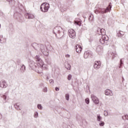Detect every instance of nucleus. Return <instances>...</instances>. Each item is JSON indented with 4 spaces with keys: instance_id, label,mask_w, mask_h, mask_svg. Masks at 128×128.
<instances>
[{
    "instance_id": "obj_2",
    "label": "nucleus",
    "mask_w": 128,
    "mask_h": 128,
    "mask_svg": "<svg viewBox=\"0 0 128 128\" xmlns=\"http://www.w3.org/2000/svg\"><path fill=\"white\" fill-rule=\"evenodd\" d=\"M111 4H112L110 3L106 9L105 8L100 9L99 12H100V14H106V12H110V10L112 9Z\"/></svg>"
},
{
    "instance_id": "obj_33",
    "label": "nucleus",
    "mask_w": 128,
    "mask_h": 128,
    "mask_svg": "<svg viewBox=\"0 0 128 128\" xmlns=\"http://www.w3.org/2000/svg\"><path fill=\"white\" fill-rule=\"evenodd\" d=\"M104 116H108V112H104Z\"/></svg>"
},
{
    "instance_id": "obj_13",
    "label": "nucleus",
    "mask_w": 128,
    "mask_h": 128,
    "mask_svg": "<svg viewBox=\"0 0 128 128\" xmlns=\"http://www.w3.org/2000/svg\"><path fill=\"white\" fill-rule=\"evenodd\" d=\"M6 40L4 38V36H0V42H1V44H4V42H6Z\"/></svg>"
},
{
    "instance_id": "obj_1",
    "label": "nucleus",
    "mask_w": 128,
    "mask_h": 128,
    "mask_svg": "<svg viewBox=\"0 0 128 128\" xmlns=\"http://www.w3.org/2000/svg\"><path fill=\"white\" fill-rule=\"evenodd\" d=\"M40 8L43 12H46L48 11V8H50V4L44 2L41 4Z\"/></svg>"
},
{
    "instance_id": "obj_32",
    "label": "nucleus",
    "mask_w": 128,
    "mask_h": 128,
    "mask_svg": "<svg viewBox=\"0 0 128 128\" xmlns=\"http://www.w3.org/2000/svg\"><path fill=\"white\" fill-rule=\"evenodd\" d=\"M46 90H48V89L46 88H44V92H46Z\"/></svg>"
},
{
    "instance_id": "obj_26",
    "label": "nucleus",
    "mask_w": 128,
    "mask_h": 128,
    "mask_svg": "<svg viewBox=\"0 0 128 128\" xmlns=\"http://www.w3.org/2000/svg\"><path fill=\"white\" fill-rule=\"evenodd\" d=\"M36 60H37L38 62H40V60L38 56H36Z\"/></svg>"
},
{
    "instance_id": "obj_5",
    "label": "nucleus",
    "mask_w": 128,
    "mask_h": 128,
    "mask_svg": "<svg viewBox=\"0 0 128 128\" xmlns=\"http://www.w3.org/2000/svg\"><path fill=\"white\" fill-rule=\"evenodd\" d=\"M91 98L92 100L96 104H98L100 102V100H98V98H96V96H94V95L92 94L91 96Z\"/></svg>"
},
{
    "instance_id": "obj_19",
    "label": "nucleus",
    "mask_w": 128,
    "mask_h": 128,
    "mask_svg": "<svg viewBox=\"0 0 128 128\" xmlns=\"http://www.w3.org/2000/svg\"><path fill=\"white\" fill-rule=\"evenodd\" d=\"M100 120H102V117H100V115H98L97 116V120H98V122H100Z\"/></svg>"
},
{
    "instance_id": "obj_37",
    "label": "nucleus",
    "mask_w": 128,
    "mask_h": 128,
    "mask_svg": "<svg viewBox=\"0 0 128 128\" xmlns=\"http://www.w3.org/2000/svg\"><path fill=\"white\" fill-rule=\"evenodd\" d=\"M42 66H44V64H42V65L41 66V67H42Z\"/></svg>"
},
{
    "instance_id": "obj_40",
    "label": "nucleus",
    "mask_w": 128,
    "mask_h": 128,
    "mask_svg": "<svg viewBox=\"0 0 128 128\" xmlns=\"http://www.w3.org/2000/svg\"><path fill=\"white\" fill-rule=\"evenodd\" d=\"M90 18H92V16H90Z\"/></svg>"
},
{
    "instance_id": "obj_30",
    "label": "nucleus",
    "mask_w": 128,
    "mask_h": 128,
    "mask_svg": "<svg viewBox=\"0 0 128 128\" xmlns=\"http://www.w3.org/2000/svg\"><path fill=\"white\" fill-rule=\"evenodd\" d=\"M55 90L56 92H58V90H60V88H58V87H56Z\"/></svg>"
},
{
    "instance_id": "obj_14",
    "label": "nucleus",
    "mask_w": 128,
    "mask_h": 128,
    "mask_svg": "<svg viewBox=\"0 0 128 128\" xmlns=\"http://www.w3.org/2000/svg\"><path fill=\"white\" fill-rule=\"evenodd\" d=\"M117 34H118V36H122L124 34V32L122 31H118Z\"/></svg>"
},
{
    "instance_id": "obj_21",
    "label": "nucleus",
    "mask_w": 128,
    "mask_h": 128,
    "mask_svg": "<svg viewBox=\"0 0 128 128\" xmlns=\"http://www.w3.org/2000/svg\"><path fill=\"white\" fill-rule=\"evenodd\" d=\"M99 124H100V126H104V122H101Z\"/></svg>"
},
{
    "instance_id": "obj_35",
    "label": "nucleus",
    "mask_w": 128,
    "mask_h": 128,
    "mask_svg": "<svg viewBox=\"0 0 128 128\" xmlns=\"http://www.w3.org/2000/svg\"><path fill=\"white\" fill-rule=\"evenodd\" d=\"M98 32H100V30H98Z\"/></svg>"
},
{
    "instance_id": "obj_22",
    "label": "nucleus",
    "mask_w": 128,
    "mask_h": 128,
    "mask_svg": "<svg viewBox=\"0 0 128 128\" xmlns=\"http://www.w3.org/2000/svg\"><path fill=\"white\" fill-rule=\"evenodd\" d=\"M38 108H39V110H42V105H40V104H38Z\"/></svg>"
},
{
    "instance_id": "obj_12",
    "label": "nucleus",
    "mask_w": 128,
    "mask_h": 128,
    "mask_svg": "<svg viewBox=\"0 0 128 128\" xmlns=\"http://www.w3.org/2000/svg\"><path fill=\"white\" fill-rule=\"evenodd\" d=\"M26 18H34V15L32 14H26Z\"/></svg>"
},
{
    "instance_id": "obj_29",
    "label": "nucleus",
    "mask_w": 128,
    "mask_h": 128,
    "mask_svg": "<svg viewBox=\"0 0 128 128\" xmlns=\"http://www.w3.org/2000/svg\"><path fill=\"white\" fill-rule=\"evenodd\" d=\"M122 64V60H120V66H121Z\"/></svg>"
},
{
    "instance_id": "obj_16",
    "label": "nucleus",
    "mask_w": 128,
    "mask_h": 128,
    "mask_svg": "<svg viewBox=\"0 0 128 128\" xmlns=\"http://www.w3.org/2000/svg\"><path fill=\"white\" fill-rule=\"evenodd\" d=\"M65 68H66L67 70H70V64L68 63L65 64Z\"/></svg>"
},
{
    "instance_id": "obj_15",
    "label": "nucleus",
    "mask_w": 128,
    "mask_h": 128,
    "mask_svg": "<svg viewBox=\"0 0 128 128\" xmlns=\"http://www.w3.org/2000/svg\"><path fill=\"white\" fill-rule=\"evenodd\" d=\"M102 38L104 40V41L108 42V37L106 35L102 36Z\"/></svg>"
},
{
    "instance_id": "obj_27",
    "label": "nucleus",
    "mask_w": 128,
    "mask_h": 128,
    "mask_svg": "<svg viewBox=\"0 0 128 128\" xmlns=\"http://www.w3.org/2000/svg\"><path fill=\"white\" fill-rule=\"evenodd\" d=\"M68 80H71V78H72V75H70V74H69L68 76Z\"/></svg>"
},
{
    "instance_id": "obj_20",
    "label": "nucleus",
    "mask_w": 128,
    "mask_h": 128,
    "mask_svg": "<svg viewBox=\"0 0 128 128\" xmlns=\"http://www.w3.org/2000/svg\"><path fill=\"white\" fill-rule=\"evenodd\" d=\"M85 102H86V104H90V99L88 98H86L85 100Z\"/></svg>"
},
{
    "instance_id": "obj_25",
    "label": "nucleus",
    "mask_w": 128,
    "mask_h": 128,
    "mask_svg": "<svg viewBox=\"0 0 128 128\" xmlns=\"http://www.w3.org/2000/svg\"><path fill=\"white\" fill-rule=\"evenodd\" d=\"M74 24H78V26H80V22L75 21Z\"/></svg>"
},
{
    "instance_id": "obj_7",
    "label": "nucleus",
    "mask_w": 128,
    "mask_h": 128,
    "mask_svg": "<svg viewBox=\"0 0 128 128\" xmlns=\"http://www.w3.org/2000/svg\"><path fill=\"white\" fill-rule=\"evenodd\" d=\"M104 50V49L102 48V46H98L96 48V52L98 54H100V52H102Z\"/></svg>"
},
{
    "instance_id": "obj_34",
    "label": "nucleus",
    "mask_w": 128,
    "mask_h": 128,
    "mask_svg": "<svg viewBox=\"0 0 128 128\" xmlns=\"http://www.w3.org/2000/svg\"><path fill=\"white\" fill-rule=\"evenodd\" d=\"M70 56L69 54H66V58H70Z\"/></svg>"
},
{
    "instance_id": "obj_9",
    "label": "nucleus",
    "mask_w": 128,
    "mask_h": 128,
    "mask_svg": "<svg viewBox=\"0 0 128 128\" xmlns=\"http://www.w3.org/2000/svg\"><path fill=\"white\" fill-rule=\"evenodd\" d=\"M90 56H92V54H90V52L86 51L84 53V58H90Z\"/></svg>"
},
{
    "instance_id": "obj_28",
    "label": "nucleus",
    "mask_w": 128,
    "mask_h": 128,
    "mask_svg": "<svg viewBox=\"0 0 128 128\" xmlns=\"http://www.w3.org/2000/svg\"><path fill=\"white\" fill-rule=\"evenodd\" d=\"M38 112H36L34 113V118H36V117L38 116Z\"/></svg>"
},
{
    "instance_id": "obj_4",
    "label": "nucleus",
    "mask_w": 128,
    "mask_h": 128,
    "mask_svg": "<svg viewBox=\"0 0 128 128\" xmlns=\"http://www.w3.org/2000/svg\"><path fill=\"white\" fill-rule=\"evenodd\" d=\"M100 66H102V63L100 62L96 61L94 65V68H95V70H98V68H100Z\"/></svg>"
},
{
    "instance_id": "obj_36",
    "label": "nucleus",
    "mask_w": 128,
    "mask_h": 128,
    "mask_svg": "<svg viewBox=\"0 0 128 128\" xmlns=\"http://www.w3.org/2000/svg\"><path fill=\"white\" fill-rule=\"evenodd\" d=\"M4 96V99L6 100V96Z\"/></svg>"
},
{
    "instance_id": "obj_23",
    "label": "nucleus",
    "mask_w": 128,
    "mask_h": 128,
    "mask_svg": "<svg viewBox=\"0 0 128 128\" xmlns=\"http://www.w3.org/2000/svg\"><path fill=\"white\" fill-rule=\"evenodd\" d=\"M22 70H26V66H24V65L22 66Z\"/></svg>"
},
{
    "instance_id": "obj_38",
    "label": "nucleus",
    "mask_w": 128,
    "mask_h": 128,
    "mask_svg": "<svg viewBox=\"0 0 128 128\" xmlns=\"http://www.w3.org/2000/svg\"><path fill=\"white\" fill-rule=\"evenodd\" d=\"M0 27H1V26H0Z\"/></svg>"
},
{
    "instance_id": "obj_10",
    "label": "nucleus",
    "mask_w": 128,
    "mask_h": 128,
    "mask_svg": "<svg viewBox=\"0 0 128 128\" xmlns=\"http://www.w3.org/2000/svg\"><path fill=\"white\" fill-rule=\"evenodd\" d=\"M8 84H6V81L4 80L0 82V88H6Z\"/></svg>"
},
{
    "instance_id": "obj_6",
    "label": "nucleus",
    "mask_w": 128,
    "mask_h": 128,
    "mask_svg": "<svg viewBox=\"0 0 128 128\" xmlns=\"http://www.w3.org/2000/svg\"><path fill=\"white\" fill-rule=\"evenodd\" d=\"M76 52H78V54H80V52H82V46L76 44Z\"/></svg>"
},
{
    "instance_id": "obj_3",
    "label": "nucleus",
    "mask_w": 128,
    "mask_h": 128,
    "mask_svg": "<svg viewBox=\"0 0 128 128\" xmlns=\"http://www.w3.org/2000/svg\"><path fill=\"white\" fill-rule=\"evenodd\" d=\"M69 36L71 38H76V31L73 29H70L68 30Z\"/></svg>"
},
{
    "instance_id": "obj_18",
    "label": "nucleus",
    "mask_w": 128,
    "mask_h": 128,
    "mask_svg": "<svg viewBox=\"0 0 128 128\" xmlns=\"http://www.w3.org/2000/svg\"><path fill=\"white\" fill-rule=\"evenodd\" d=\"M100 42L101 44H104V42H105L106 41L102 38H102L100 39Z\"/></svg>"
},
{
    "instance_id": "obj_24",
    "label": "nucleus",
    "mask_w": 128,
    "mask_h": 128,
    "mask_svg": "<svg viewBox=\"0 0 128 128\" xmlns=\"http://www.w3.org/2000/svg\"><path fill=\"white\" fill-rule=\"evenodd\" d=\"M69 98H70L69 95H68V94H66V100H68Z\"/></svg>"
},
{
    "instance_id": "obj_31",
    "label": "nucleus",
    "mask_w": 128,
    "mask_h": 128,
    "mask_svg": "<svg viewBox=\"0 0 128 128\" xmlns=\"http://www.w3.org/2000/svg\"><path fill=\"white\" fill-rule=\"evenodd\" d=\"M50 84H54V80H50Z\"/></svg>"
},
{
    "instance_id": "obj_17",
    "label": "nucleus",
    "mask_w": 128,
    "mask_h": 128,
    "mask_svg": "<svg viewBox=\"0 0 128 128\" xmlns=\"http://www.w3.org/2000/svg\"><path fill=\"white\" fill-rule=\"evenodd\" d=\"M122 120H128V114H125L124 116H122Z\"/></svg>"
},
{
    "instance_id": "obj_11",
    "label": "nucleus",
    "mask_w": 128,
    "mask_h": 128,
    "mask_svg": "<svg viewBox=\"0 0 128 128\" xmlns=\"http://www.w3.org/2000/svg\"><path fill=\"white\" fill-rule=\"evenodd\" d=\"M105 94L106 96H112V92L110 90H105Z\"/></svg>"
},
{
    "instance_id": "obj_8",
    "label": "nucleus",
    "mask_w": 128,
    "mask_h": 128,
    "mask_svg": "<svg viewBox=\"0 0 128 128\" xmlns=\"http://www.w3.org/2000/svg\"><path fill=\"white\" fill-rule=\"evenodd\" d=\"M100 30V32H98V34H102V36L106 35V30L104 29H100V28H98V32Z\"/></svg>"
},
{
    "instance_id": "obj_39",
    "label": "nucleus",
    "mask_w": 128,
    "mask_h": 128,
    "mask_svg": "<svg viewBox=\"0 0 128 128\" xmlns=\"http://www.w3.org/2000/svg\"><path fill=\"white\" fill-rule=\"evenodd\" d=\"M8 0V2H10V0Z\"/></svg>"
}]
</instances>
